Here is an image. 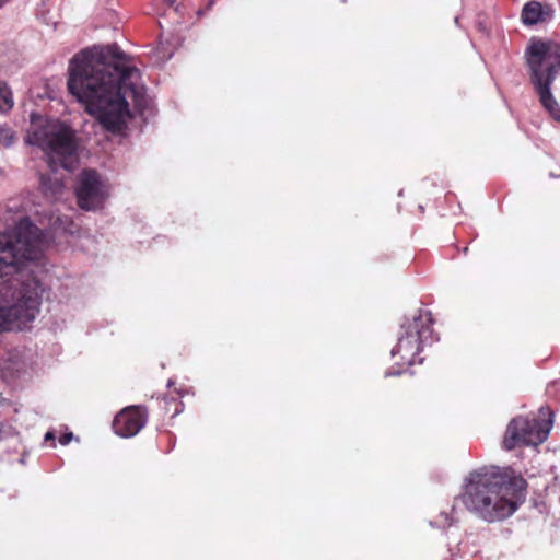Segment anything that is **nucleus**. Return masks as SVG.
Masks as SVG:
<instances>
[{
    "mask_svg": "<svg viewBox=\"0 0 560 560\" xmlns=\"http://www.w3.org/2000/svg\"><path fill=\"white\" fill-rule=\"evenodd\" d=\"M69 92L112 133H121L131 118L128 98L142 110L147 105L143 89L132 82L138 69L128 65L117 45L85 48L70 60Z\"/></svg>",
    "mask_w": 560,
    "mask_h": 560,
    "instance_id": "nucleus-1",
    "label": "nucleus"
},
{
    "mask_svg": "<svg viewBox=\"0 0 560 560\" xmlns=\"http://www.w3.org/2000/svg\"><path fill=\"white\" fill-rule=\"evenodd\" d=\"M43 243L28 218L0 233V334L25 329L40 312L42 283L27 266L40 259Z\"/></svg>",
    "mask_w": 560,
    "mask_h": 560,
    "instance_id": "nucleus-2",
    "label": "nucleus"
},
{
    "mask_svg": "<svg viewBox=\"0 0 560 560\" xmlns=\"http://www.w3.org/2000/svg\"><path fill=\"white\" fill-rule=\"evenodd\" d=\"M527 481L511 467H481L465 479L460 500L474 515L487 523L511 516L525 501Z\"/></svg>",
    "mask_w": 560,
    "mask_h": 560,
    "instance_id": "nucleus-3",
    "label": "nucleus"
},
{
    "mask_svg": "<svg viewBox=\"0 0 560 560\" xmlns=\"http://www.w3.org/2000/svg\"><path fill=\"white\" fill-rule=\"evenodd\" d=\"M26 142L44 152L51 170L59 165L70 171L78 163L75 133L70 127L58 120H49L37 114H32Z\"/></svg>",
    "mask_w": 560,
    "mask_h": 560,
    "instance_id": "nucleus-4",
    "label": "nucleus"
},
{
    "mask_svg": "<svg viewBox=\"0 0 560 560\" xmlns=\"http://www.w3.org/2000/svg\"><path fill=\"white\" fill-rule=\"evenodd\" d=\"M432 325V313L428 310H419L411 320L401 325L398 341L392 349V355L399 357L398 363L401 366H410L422 361L419 354L423 346L438 340Z\"/></svg>",
    "mask_w": 560,
    "mask_h": 560,
    "instance_id": "nucleus-5",
    "label": "nucleus"
},
{
    "mask_svg": "<svg viewBox=\"0 0 560 560\" xmlns=\"http://www.w3.org/2000/svg\"><path fill=\"white\" fill-rule=\"evenodd\" d=\"M539 418L516 417L506 427L503 447L512 451L524 445H539L545 442L552 427V411L540 408Z\"/></svg>",
    "mask_w": 560,
    "mask_h": 560,
    "instance_id": "nucleus-6",
    "label": "nucleus"
},
{
    "mask_svg": "<svg viewBox=\"0 0 560 560\" xmlns=\"http://www.w3.org/2000/svg\"><path fill=\"white\" fill-rule=\"evenodd\" d=\"M530 77L552 82L560 70V44L551 40H534L527 48Z\"/></svg>",
    "mask_w": 560,
    "mask_h": 560,
    "instance_id": "nucleus-7",
    "label": "nucleus"
},
{
    "mask_svg": "<svg viewBox=\"0 0 560 560\" xmlns=\"http://www.w3.org/2000/svg\"><path fill=\"white\" fill-rule=\"evenodd\" d=\"M74 195L80 209L95 211L103 208L108 191L98 172L85 168L78 177Z\"/></svg>",
    "mask_w": 560,
    "mask_h": 560,
    "instance_id": "nucleus-8",
    "label": "nucleus"
},
{
    "mask_svg": "<svg viewBox=\"0 0 560 560\" xmlns=\"http://www.w3.org/2000/svg\"><path fill=\"white\" fill-rule=\"evenodd\" d=\"M148 421V409L143 406L132 405L120 410L114 418L113 429L122 438L135 436Z\"/></svg>",
    "mask_w": 560,
    "mask_h": 560,
    "instance_id": "nucleus-9",
    "label": "nucleus"
},
{
    "mask_svg": "<svg viewBox=\"0 0 560 560\" xmlns=\"http://www.w3.org/2000/svg\"><path fill=\"white\" fill-rule=\"evenodd\" d=\"M530 82L539 95V100L544 108L556 121H560V106L550 92L551 83L546 79H539L535 77H530Z\"/></svg>",
    "mask_w": 560,
    "mask_h": 560,
    "instance_id": "nucleus-10",
    "label": "nucleus"
},
{
    "mask_svg": "<svg viewBox=\"0 0 560 560\" xmlns=\"http://www.w3.org/2000/svg\"><path fill=\"white\" fill-rule=\"evenodd\" d=\"M552 13L553 10L550 5H542L533 0L523 7L521 19L525 25H535L551 20Z\"/></svg>",
    "mask_w": 560,
    "mask_h": 560,
    "instance_id": "nucleus-11",
    "label": "nucleus"
},
{
    "mask_svg": "<svg viewBox=\"0 0 560 560\" xmlns=\"http://www.w3.org/2000/svg\"><path fill=\"white\" fill-rule=\"evenodd\" d=\"M39 184L43 192L51 197L58 196L63 189L62 180L48 174H40Z\"/></svg>",
    "mask_w": 560,
    "mask_h": 560,
    "instance_id": "nucleus-12",
    "label": "nucleus"
},
{
    "mask_svg": "<svg viewBox=\"0 0 560 560\" xmlns=\"http://www.w3.org/2000/svg\"><path fill=\"white\" fill-rule=\"evenodd\" d=\"M161 408L163 409L165 415H168L171 418L176 417L184 410V404L179 400L177 396H164Z\"/></svg>",
    "mask_w": 560,
    "mask_h": 560,
    "instance_id": "nucleus-13",
    "label": "nucleus"
},
{
    "mask_svg": "<svg viewBox=\"0 0 560 560\" xmlns=\"http://www.w3.org/2000/svg\"><path fill=\"white\" fill-rule=\"evenodd\" d=\"M14 105L12 92L7 82L0 81V112L8 113Z\"/></svg>",
    "mask_w": 560,
    "mask_h": 560,
    "instance_id": "nucleus-14",
    "label": "nucleus"
},
{
    "mask_svg": "<svg viewBox=\"0 0 560 560\" xmlns=\"http://www.w3.org/2000/svg\"><path fill=\"white\" fill-rule=\"evenodd\" d=\"M14 142V132L8 126H0V143L10 147Z\"/></svg>",
    "mask_w": 560,
    "mask_h": 560,
    "instance_id": "nucleus-15",
    "label": "nucleus"
},
{
    "mask_svg": "<svg viewBox=\"0 0 560 560\" xmlns=\"http://www.w3.org/2000/svg\"><path fill=\"white\" fill-rule=\"evenodd\" d=\"M71 439H72V433H66L60 436L59 442H60V444L66 445L71 441Z\"/></svg>",
    "mask_w": 560,
    "mask_h": 560,
    "instance_id": "nucleus-16",
    "label": "nucleus"
},
{
    "mask_svg": "<svg viewBox=\"0 0 560 560\" xmlns=\"http://www.w3.org/2000/svg\"><path fill=\"white\" fill-rule=\"evenodd\" d=\"M45 439L46 440H54L55 439V435L52 432H47L46 435H45Z\"/></svg>",
    "mask_w": 560,
    "mask_h": 560,
    "instance_id": "nucleus-17",
    "label": "nucleus"
},
{
    "mask_svg": "<svg viewBox=\"0 0 560 560\" xmlns=\"http://www.w3.org/2000/svg\"><path fill=\"white\" fill-rule=\"evenodd\" d=\"M10 0H0V8H2L7 2H9Z\"/></svg>",
    "mask_w": 560,
    "mask_h": 560,
    "instance_id": "nucleus-18",
    "label": "nucleus"
},
{
    "mask_svg": "<svg viewBox=\"0 0 560 560\" xmlns=\"http://www.w3.org/2000/svg\"><path fill=\"white\" fill-rule=\"evenodd\" d=\"M168 1H170L171 4H173L175 0H168Z\"/></svg>",
    "mask_w": 560,
    "mask_h": 560,
    "instance_id": "nucleus-19",
    "label": "nucleus"
}]
</instances>
